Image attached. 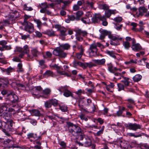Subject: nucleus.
I'll list each match as a JSON object with an SVG mask.
<instances>
[{
  "mask_svg": "<svg viewBox=\"0 0 149 149\" xmlns=\"http://www.w3.org/2000/svg\"><path fill=\"white\" fill-rule=\"evenodd\" d=\"M67 125L69 132L74 136H77L83 132L81 128L77 125L70 122H67Z\"/></svg>",
  "mask_w": 149,
  "mask_h": 149,
  "instance_id": "f257e3e1",
  "label": "nucleus"
},
{
  "mask_svg": "<svg viewBox=\"0 0 149 149\" xmlns=\"http://www.w3.org/2000/svg\"><path fill=\"white\" fill-rule=\"evenodd\" d=\"M99 7L101 9L106 10L104 15L107 18H109L111 15H114L118 13L116 9H109V6L106 4H100L99 5Z\"/></svg>",
  "mask_w": 149,
  "mask_h": 149,
  "instance_id": "f03ea898",
  "label": "nucleus"
},
{
  "mask_svg": "<svg viewBox=\"0 0 149 149\" xmlns=\"http://www.w3.org/2000/svg\"><path fill=\"white\" fill-rule=\"evenodd\" d=\"M7 105L6 103H3L0 106V116L7 121L9 118V115L7 111Z\"/></svg>",
  "mask_w": 149,
  "mask_h": 149,
  "instance_id": "7ed1b4c3",
  "label": "nucleus"
},
{
  "mask_svg": "<svg viewBox=\"0 0 149 149\" xmlns=\"http://www.w3.org/2000/svg\"><path fill=\"white\" fill-rule=\"evenodd\" d=\"M7 99L12 103H17L19 101L18 97L13 93L8 94Z\"/></svg>",
  "mask_w": 149,
  "mask_h": 149,
  "instance_id": "20e7f679",
  "label": "nucleus"
},
{
  "mask_svg": "<svg viewBox=\"0 0 149 149\" xmlns=\"http://www.w3.org/2000/svg\"><path fill=\"white\" fill-rule=\"evenodd\" d=\"M53 54L54 55L59 56L62 58L65 57L67 55L61 49L58 47H57L53 51Z\"/></svg>",
  "mask_w": 149,
  "mask_h": 149,
  "instance_id": "39448f33",
  "label": "nucleus"
},
{
  "mask_svg": "<svg viewBox=\"0 0 149 149\" xmlns=\"http://www.w3.org/2000/svg\"><path fill=\"white\" fill-rule=\"evenodd\" d=\"M25 26V30L29 32L32 33L34 32V29L33 25L31 22L24 24Z\"/></svg>",
  "mask_w": 149,
  "mask_h": 149,
  "instance_id": "423d86ee",
  "label": "nucleus"
},
{
  "mask_svg": "<svg viewBox=\"0 0 149 149\" xmlns=\"http://www.w3.org/2000/svg\"><path fill=\"white\" fill-rule=\"evenodd\" d=\"M55 28L57 29V31H60L61 36H66L67 29L65 28L58 24L55 25Z\"/></svg>",
  "mask_w": 149,
  "mask_h": 149,
  "instance_id": "0eeeda50",
  "label": "nucleus"
},
{
  "mask_svg": "<svg viewBox=\"0 0 149 149\" xmlns=\"http://www.w3.org/2000/svg\"><path fill=\"white\" fill-rule=\"evenodd\" d=\"M97 45L96 43H93L91 45L89 49L90 50L89 54L92 56H94L97 54Z\"/></svg>",
  "mask_w": 149,
  "mask_h": 149,
  "instance_id": "6e6552de",
  "label": "nucleus"
},
{
  "mask_svg": "<svg viewBox=\"0 0 149 149\" xmlns=\"http://www.w3.org/2000/svg\"><path fill=\"white\" fill-rule=\"evenodd\" d=\"M52 67L56 68L57 73L60 75H65L68 77L70 76V75L68 74L67 73L65 72V71H61V70H63L61 66H58V65L54 64Z\"/></svg>",
  "mask_w": 149,
  "mask_h": 149,
  "instance_id": "1a4fd4ad",
  "label": "nucleus"
},
{
  "mask_svg": "<svg viewBox=\"0 0 149 149\" xmlns=\"http://www.w3.org/2000/svg\"><path fill=\"white\" fill-rule=\"evenodd\" d=\"M58 90L61 92V94L62 93V91H63V95L66 97H68L72 95V93L70 91L68 90L66 87L62 86L59 88Z\"/></svg>",
  "mask_w": 149,
  "mask_h": 149,
  "instance_id": "9d476101",
  "label": "nucleus"
},
{
  "mask_svg": "<svg viewBox=\"0 0 149 149\" xmlns=\"http://www.w3.org/2000/svg\"><path fill=\"white\" fill-rule=\"evenodd\" d=\"M141 125L136 123L132 124L129 123L127 127L130 130L136 131L137 129H140L141 128Z\"/></svg>",
  "mask_w": 149,
  "mask_h": 149,
  "instance_id": "9b49d317",
  "label": "nucleus"
},
{
  "mask_svg": "<svg viewBox=\"0 0 149 149\" xmlns=\"http://www.w3.org/2000/svg\"><path fill=\"white\" fill-rule=\"evenodd\" d=\"M76 34L78 36H81L85 37L87 36L88 33L85 31H83L81 29H76L75 31Z\"/></svg>",
  "mask_w": 149,
  "mask_h": 149,
  "instance_id": "f8f14e48",
  "label": "nucleus"
},
{
  "mask_svg": "<svg viewBox=\"0 0 149 149\" xmlns=\"http://www.w3.org/2000/svg\"><path fill=\"white\" fill-rule=\"evenodd\" d=\"M5 143L7 145L8 147L9 148H15L16 146H15L14 142L11 140L8 139L5 141Z\"/></svg>",
  "mask_w": 149,
  "mask_h": 149,
  "instance_id": "ddd939ff",
  "label": "nucleus"
},
{
  "mask_svg": "<svg viewBox=\"0 0 149 149\" xmlns=\"http://www.w3.org/2000/svg\"><path fill=\"white\" fill-rule=\"evenodd\" d=\"M110 43L111 45H117L119 44V40H121L122 38H120L118 39V38H111Z\"/></svg>",
  "mask_w": 149,
  "mask_h": 149,
  "instance_id": "4468645a",
  "label": "nucleus"
},
{
  "mask_svg": "<svg viewBox=\"0 0 149 149\" xmlns=\"http://www.w3.org/2000/svg\"><path fill=\"white\" fill-rule=\"evenodd\" d=\"M43 33L49 36L54 37L57 36L55 35V31L52 29L47 30L46 31H44Z\"/></svg>",
  "mask_w": 149,
  "mask_h": 149,
  "instance_id": "2eb2a0df",
  "label": "nucleus"
},
{
  "mask_svg": "<svg viewBox=\"0 0 149 149\" xmlns=\"http://www.w3.org/2000/svg\"><path fill=\"white\" fill-rule=\"evenodd\" d=\"M85 142L84 144V146L86 147H89L91 145L92 143V141L91 137L88 136L84 137Z\"/></svg>",
  "mask_w": 149,
  "mask_h": 149,
  "instance_id": "dca6fc26",
  "label": "nucleus"
},
{
  "mask_svg": "<svg viewBox=\"0 0 149 149\" xmlns=\"http://www.w3.org/2000/svg\"><path fill=\"white\" fill-rule=\"evenodd\" d=\"M139 16H142L144 13H146L148 10L144 6H141L139 8Z\"/></svg>",
  "mask_w": 149,
  "mask_h": 149,
  "instance_id": "f3484780",
  "label": "nucleus"
},
{
  "mask_svg": "<svg viewBox=\"0 0 149 149\" xmlns=\"http://www.w3.org/2000/svg\"><path fill=\"white\" fill-rule=\"evenodd\" d=\"M7 42L4 40H1L0 41V45H3V49H5L9 50L11 49L10 45L8 46L6 45L7 44Z\"/></svg>",
  "mask_w": 149,
  "mask_h": 149,
  "instance_id": "a211bd4d",
  "label": "nucleus"
},
{
  "mask_svg": "<svg viewBox=\"0 0 149 149\" xmlns=\"http://www.w3.org/2000/svg\"><path fill=\"white\" fill-rule=\"evenodd\" d=\"M27 136L28 139L33 138L34 139L36 140L41 139L40 136H37L36 134L33 133H29L27 134Z\"/></svg>",
  "mask_w": 149,
  "mask_h": 149,
  "instance_id": "6ab92c4d",
  "label": "nucleus"
},
{
  "mask_svg": "<svg viewBox=\"0 0 149 149\" xmlns=\"http://www.w3.org/2000/svg\"><path fill=\"white\" fill-rule=\"evenodd\" d=\"M132 50L134 51H138L141 50L142 48L141 46L138 43L132 45Z\"/></svg>",
  "mask_w": 149,
  "mask_h": 149,
  "instance_id": "aec40b11",
  "label": "nucleus"
},
{
  "mask_svg": "<svg viewBox=\"0 0 149 149\" xmlns=\"http://www.w3.org/2000/svg\"><path fill=\"white\" fill-rule=\"evenodd\" d=\"M102 35L103 37L108 36V37H114L111 34L110 32L106 30H104L102 31Z\"/></svg>",
  "mask_w": 149,
  "mask_h": 149,
  "instance_id": "412c9836",
  "label": "nucleus"
},
{
  "mask_svg": "<svg viewBox=\"0 0 149 149\" xmlns=\"http://www.w3.org/2000/svg\"><path fill=\"white\" fill-rule=\"evenodd\" d=\"M100 14H95V17L91 18L92 21L93 23H98L99 21Z\"/></svg>",
  "mask_w": 149,
  "mask_h": 149,
  "instance_id": "4be33fe9",
  "label": "nucleus"
},
{
  "mask_svg": "<svg viewBox=\"0 0 149 149\" xmlns=\"http://www.w3.org/2000/svg\"><path fill=\"white\" fill-rule=\"evenodd\" d=\"M31 113L36 116H41L39 111L36 109H33L30 111Z\"/></svg>",
  "mask_w": 149,
  "mask_h": 149,
  "instance_id": "5701e85b",
  "label": "nucleus"
},
{
  "mask_svg": "<svg viewBox=\"0 0 149 149\" xmlns=\"http://www.w3.org/2000/svg\"><path fill=\"white\" fill-rule=\"evenodd\" d=\"M93 61L98 65H102L105 63V60L104 59H102L101 60H94Z\"/></svg>",
  "mask_w": 149,
  "mask_h": 149,
  "instance_id": "b1692460",
  "label": "nucleus"
},
{
  "mask_svg": "<svg viewBox=\"0 0 149 149\" xmlns=\"http://www.w3.org/2000/svg\"><path fill=\"white\" fill-rule=\"evenodd\" d=\"M0 82L2 83L3 85V86H6L9 84V82L7 79H0Z\"/></svg>",
  "mask_w": 149,
  "mask_h": 149,
  "instance_id": "393cba45",
  "label": "nucleus"
},
{
  "mask_svg": "<svg viewBox=\"0 0 149 149\" xmlns=\"http://www.w3.org/2000/svg\"><path fill=\"white\" fill-rule=\"evenodd\" d=\"M73 65L74 67H75L79 65L83 68L84 63L79 61H74L73 62Z\"/></svg>",
  "mask_w": 149,
  "mask_h": 149,
  "instance_id": "a878e982",
  "label": "nucleus"
},
{
  "mask_svg": "<svg viewBox=\"0 0 149 149\" xmlns=\"http://www.w3.org/2000/svg\"><path fill=\"white\" fill-rule=\"evenodd\" d=\"M141 76L140 74H138L134 76L133 78V79L134 82H138L141 79Z\"/></svg>",
  "mask_w": 149,
  "mask_h": 149,
  "instance_id": "bb28decb",
  "label": "nucleus"
},
{
  "mask_svg": "<svg viewBox=\"0 0 149 149\" xmlns=\"http://www.w3.org/2000/svg\"><path fill=\"white\" fill-rule=\"evenodd\" d=\"M83 65V68L84 69L86 68L87 67H88L89 68H91L93 66H95L94 64H93L91 62L88 63H84Z\"/></svg>",
  "mask_w": 149,
  "mask_h": 149,
  "instance_id": "cd10ccee",
  "label": "nucleus"
},
{
  "mask_svg": "<svg viewBox=\"0 0 149 149\" xmlns=\"http://www.w3.org/2000/svg\"><path fill=\"white\" fill-rule=\"evenodd\" d=\"M50 90L49 89L47 88L43 90L42 91V97L45 98H46L45 95H47L49 94L50 92Z\"/></svg>",
  "mask_w": 149,
  "mask_h": 149,
  "instance_id": "c85d7f7f",
  "label": "nucleus"
},
{
  "mask_svg": "<svg viewBox=\"0 0 149 149\" xmlns=\"http://www.w3.org/2000/svg\"><path fill=\"white\" fill-rule=\"evenodd\" d=\"M83 13L82 11H79L76 13V20H79L80 17L83 15Z\"/></svg>",
  "mask_w": 149,
  "mask_h": 149,
  "instance_id": "c756f323",
  "label": "nucleus"
},
{
  "mask_svg": "<svg viewBox=\"0 0 149 149\" xmlns=\"http://www.w3.org/2000/svg\"><path fill=\"white\" fill-rule=\"evenodd\" d=\"M34 21L37 24V27L39 29H40L42 24L41 22L39 19H34Z\"/></svg>",
  "mask_w": 149,
  "mask_h": 149,
  "instance_id": "7c9ffc66",
  "label": "nucleus"
},
{
  "mask_svg": "<svg viewBox=\"0 0 149 149\" xmlns=\"http://www.w3.org/2000/svg\"><path fill=\"white\" fill-rule=\"evenodd\" d=\"M61 47L63 49L65 50H68L70 48V46L68 43L62 44L60 45Z\"/></svg>",
  "mask_w": 149,
  "mask_h": 149,
  "instance_id": "2f4dec72",
  "label": "nucleus"
},
{
  "mask_svg": "<svg viewBox=\"0 0 149 149\" xmlns=\"http://www.w3.org/2000/svg\"><path fill=\"white\" fill-rule=\"evenodd\" d=\"M32 54L34 56L36 57L39 53V52L36 48H33L31 50Z\"/></svg>",
  "mask_w": 149,
  "mask_h": 149,
  "instance_id": "473e14b6",
  "label": "nucleus"
},
{
  "mask_svg": "<svg viewBox=\"0 0 149 149\" xmlns=\"http://www.w3.org/2000/svg\"><path fill=\"white\" fill-rule=\"evenodd\" d=\"M45 106L46 108H48L51 107L52 105L50 100L46 101L45 103Z\"/></svg>",
  "mask_w": 149,
  "mask_h": 149,
  "instance_id": "72a5a7b5",
  "label": "nucleus"
},
{
  "mask_svg": "<svg viewBox=\"0 0 149 149\" xmlns=\"http://www.w3.org/2000/svg\"><path fill=\"white\" fill-rule=\"evenodd\" d=\"M120 146L121 148H123L125 149H126L128 148L129 144L126 142H121V143L120 144Z\"/></svg>",
  "mask_w": 149,
  "mask_h": 149,
  "instance_id": "f704fd0d",
  "label": "nucleus"
},
{
  "mask_svg": "<svg viewBox=\"0 0 149 149\" xmlns=\"http://www.w3.org/2000/svg\"><path fill=\"white\" fill-rule=\"evenodd\" d=\"M111 19L117 23H120L122 21L123 19L121 17H117Z\"/></svg>",
  "mask_w": 149,
  "mask_h": 149,
  "instance_id": "c9c22d12",
  "label": "nucleus"
},
{
  "mask_svg": "<svg viewBox=\"0 0 149 149\" xmlns=\"http://www.w3.org/2000/svg\"><path fill=\"white\" fill-rule=\"evenodd\" d=\"M51 101L52 105H53L54 106H56L58 104V100L55 99H52L50 100Z\"/></svg>",
  "mask_w": 149,
  "mask_h": 149,
  "instance_id": "e433bc0d",
  "label": "nucleus"
},
{
  "mask_svg": "<svg viewBox=\"0 0 149 149\" xmlns=\"http://www.w3.org/2000/svg\"><path fill=\"white\" fill-rule=\"evenodd\" d=\"M18 67V69L17 70V71L18 72H22L24 71V69L22 68V65L21 63H19L17 65Z\"/></svg>",
  "mask_w": 149,
  "mask_h": 149,
  "instance_id": "4c0bfd02",
  "label": "nucleus"
},
{
  "mask_svg": "<svg viewBox=\"0 0 149 149\" xmlns=\"http://www.w3.org/2000/svg\"><path fill=\"white\" fill-rule=\"evenodd\" d=\"M29 52L28 46L26 45L24 47V50H22V52L24 54H28Z\"/></svg>",
  "mask_w": 149,
  "mask_h": 149,
  "instance_id": "58836bf2",
  "label": "nucleus"
},
{
  "mask_svg": "<svg viewBox=\"0 0 149 149\" xmlns=\"http://www.w3.org/2000/svg\"><path fill=\"white\" fill-rule=\"evenodd\" d=\"M117 86L118 88V91H120L122 90H124L125 86L123 85L121 83H118L117 84Z\"/></svg>",
  "mask_w": 149,
  "mask_h": 149,
  "instance_id": "ea45409f",
  "label": "nucleus"
},
{
  "mask_svg": "<svg viewBox=\"0 0 149 149\" xmlns=\"http://www.w3.org/2000/svg\"><path fill=\"white\" fill-rule=\"evenodd\" d=\"M106 53L107 54L113 58H116V56L115 55V54L113 51H107Z\"/></svg>",
  "mask_w": 149,
  "mask_h": 149,
  "instance_id": "a19ab883",
  "label": "nucleus"
},
{
  "mask_svg": "<svg viewBox=\"0 0 149 149\" xmlns=\"http://www.w3.org/2000/svg\"><path fill=\"white\" fill-rule=\"evenodd\" d=\"M31 17V16L29 15H27L25 14L24 16V23H26L28 22H30L27 21L28 19L30 18Z\"/></svg>",
  "mask_w": 149,
  "mask_h": 149,
  "instance_id": "79ce46f5",
  "label": "nucleus"
},
{
  "mask_svg": "<svg viewBox=\"0 0 149 149\" xmlns=\"http://www.w3.org/2000/svg\"><path fill=\"white\" fill-rule=\"evenodd\" d=\"M130 25L133 26V27L132 28V29L134 31H136L137 29L136 28L137 26V24L136 23L132 22L130 24Z\"/></svg>",
  "mask_w": 149,
  "mask_h": 149,
  "instance_id": "37998d69",
  "label": "nucleus"
},
{
  "mask_svg": "<svg viewBox=\"0 0 149 149\" xmlns=\"http://www.w3.org/2000/svg\"><path fill=\"white\" fill-rule=\"evenodd\" d=\"M127 135L129 136H134L135 137H139L141 136V134L138 135H135L134 134L132 133H128L127 134Z\"/></svg>",
  "mask_w": 149,
  "mask_h": 149,
  "instance_id": "c03bdc74",
  "label": "nucleus"
},
{
  "mask_svg": "<svg viewBox=\"0 0 149 149\" xmlns=\"http://www.w3.org/2000/svg\"><path fill=\"white\" fill-rule=\"evenodd\" d=\"M144 31V27L143 26H140L139 29H137L136 32H139L143 33Z\"/></svg>",
  "mask_w": 149,
  "mask_h": 149,
  "instance_id": "a18cd8bd",
  "label": "nucleus"
},
{
  "mask_svg": "<svg viewBox=\"0 0 149 149\" xmlns=\"http://www.w3.org/2000/svg\"><path fill=\"white\" fill-rule=\"evenodd\" d=\"M60 109L63 112H66L67 111V107L65 105H63L60 106Z\"/></svg>",
  "mask_w": 149,
  "mask_h": 149,
  "instance_id": "49530a36",
  "label": "nucleus"
},
{
  "mask_svg": "<svg viewBox=\"0 0 149 149\" xmlns=\"http://www.w3.org/2000/svg\"><path fill=\"white\" fill-rule=\"evenodd\" d=\"M14 68L10 67L7 69L6 73L9 75L10 73L13 72L14 70Z\"/></svg>",
  "mask_w": 149,
  "mask_h": 149,
  "instance_id": "de8ad7c7",
  "label": "nucleus"
},
{
  "mask_svg": "<svg viewBox=\"0 0 149 149\" xmlns=\"http://www.w3.org/2000/svg\"><path fill=\"white\" fill-rule=\"evenodd\" d=\"M16 16L13 15H10L8 19L9 21H10V23L11 21L13 22L16 19Z\"/></svg>",
  "mask_w": 149,
  "mask_h": 149,
  "instance_id": "09e8293b",
  "label": "nucleus"
},
{
  "mask_svg": "<svg viewBox=\"0 0 149 149\" xmlns=\"http://www.w3.org/2000/svg\"><path fill=\"white\" fill-rule=\"evenodd\" d=\"M84 104H78V106L80 110L81 111H87L84 108Z\"/></svg>",
  "mask_w": 149,
  "mask_h": 149,
  "instance_id": "8fccbe9b",
  "label": "nucleus"
},
{
  "mask_svg": "<svg viewBox=\"0 0 149 149\" xmlns=\"http://www.w3.org/2000/svg\"><path fill=\"white\" fill-rule=\"evenodd\" d=\"M115 24L114 27L117 30H120L123 26V25L122 24L117 25L115 24Z\"/></svg>",
  "mask_w": 149,
  "mask_h": 149,
  "instance_id": "3c124183",
  "label": "nucleus"
},
{
  "mask_svg": "<svg viewBox=\"0 0 149 149\" xmlns=\"http://www.w3.org/2000/svg\"><path fill=\"white\" fill-rule=\"evenodd\" d=\"M53 72L50 70H47L44 74V75H47L48 76H52L53 75Z\"/></svg>",
  "mask_w": 149,
  "mask_h": 149,
  "instance_id": "603ef678",
  "label": "nucleus"
},
{
  "mask_svg": "<svg viewBox=\"0 0 149 149\" xmlns=\"http://www.w3.org/2000/svg\"><path fill=\"white\" fill-rule=\"evenodd\" d=\"M24 9L27 11H31L33 9L31 7H28L26 5H24Z\"/></svg>",
  "mask_w": 149,
  "mask_h": 149,
  "instance_id": "864d4df0",
  "label": "nucleus"
},
{
  "mask_svg": "<svg viewBox=\"0 0 149 149\" xmlns=\"http://www.w3.org/2000/svg\"><path fill=\"white\" fill-rule=\"evenodd\" d=\"M123 45L125 48L127 49H128L129 47H130V43L127 41L125 42L124 43Z\"/></svg>",
  "mask_w": 149,
  "mask_h": 149,
  "instance_id": "5fc2aeb1",
  "label": "nucleus"
},
{
  "mask_svg": "<svg viewBox=\"0 0 149 149\" xmlns=\"http://www.w3.org/2000/svg\"><path fill=\"white\" fill-rule=\"evenodd\" d=\"M82 134V133L77 136H78V138L80 140H82L83 139H84V137L87 136H85L84 135H83Z\"/></svg>",
  "mask_w": 149,
  "mask_h": 149,
  "instance_id": "6e6d98bb",
  "label": "nucleus"
},
{
  "mask_svg": "<svg viewBox=\"0 0 149 149\" xmlns=\"http://www.w3.org/2000/svg\"><path fill=\"white\" fill-rule=\"evenodd\" d=\"M106 17H107L105 16H102L100 14L99 19V20H101L102 22L106 20Z\"/></svg>",
  "mask_w": 149,
  "mask_h": 149,
  "instance_id": "4d7b16f0",
  "label": "nucleus"
},
{
  "mask_svg": "<svg viewBox=\"0 0 149 149\" xmlns=\"http://www.w3.org/2000/svg\"><path fill=\"white\" fill-rule=\"evenodd\" d=\"M86 3L88 6H90L91 8H93L94 3L93 2H90L88 1H86Z\"/></svg>",
  "mask_w": 149,
  "mask_h": 149,
  "instance_id": "13d9d810",
  "label": "nucleus"
},
{
  "mask_svg": "<svg viewBox=\"0 0 149 149\" xmlns=\"http://www.w3.org/2000/svg\"><path fill=\"white\" fill-rule=\"evenodd\" d=\"M84 3V0H79L77 1V5L79 6H82Z\"/></svg>",
  "mask_w": 149,
  "mask_h": 149,
  "instance_id": "bf43d9fd",
  "label": "nucleus"
},
{
  "mask_svg": "<svg viewBox=\"0 0 149 149\" xmlns=\"http://www.w3.org/2000/svg\"><path fill=\"white\" fill-rule=\"evenodd\" d=\"M142 149H149V146L146 144H143L141 146Z\"/></svg>",
  "mask_w": 149,
  "mask_h": 149,
  "instance_id": "052dcab7",
  "label": "nucleus"
},
{
  "mask_svg": "<svg viewBox=\"0 0 149 149\" xmlns=\"http://www.w3.org/2000/svg\"><path fill=\"white\" fill-rule=\"evenodd\" d=\"M79 9V6L77 4H75L73 6V9L74 11H77Z\"/></svg>",
  "mask_w": 149,
  "mask_h": 149,
  "instance_id": "680f3d73",
  "label": "nucleus"
},
{
  "mask_svg": "<svg viewBox=\"0 0 149 149\" xmlns=\"http://www.w3.org/2000/svg\"><path fill=\"white\" fill-rule=\"evenodd\" d=\"M113 66L111 65H110L108 67V70L111 73H114V72L112 69Z\"/></svg>",
  "mask_w": 149,
  "mask_h": 149,
  "instance_id": "e2e57ef3",
  "label": "nucleus"
},
{
  "mask_svg": "<svg viewBox=\"0 0 149 149\" xmlns=\"http://www.w3.org/2000/svg\"><path fill=\"white\" fill-rule=\"evenodd\" d=\"M36 36L38 37H41L42 36V33L39 31H36L35 32Z\"/></svg>",
  "mask_w": 149,
  "mask_h": 149,
  "instance_id": "0e129e2a",
  "label": "nucleus"
},
{
  "mask_svg": "<svg viewBox=\"0 0 149 149\" xmlns=\"http://www.w3.org/2000/svg\"><path fill=\"white\" fill-rule=\"evenodd\" d=\"M39 66H43L45 63V61L42 60L39 61Z\"/></svg>",
  "mask_w": 149,
  "mask_h": 149,
  "instance_id": "69168bd1",
  "label": "nucleus"
},
{
  "mask_svg": "<svg viewBox=\"0 0 149 149\" xmlns=\"http://www.w3.org/2000/svg\"><path fill=\"white\" fill-rule=\"evenodd\" d=\"M68 18L70 19V20H71L72 21H74L75 19H76V17L74 15H73L69 16Z\"/></svg>",
  "mask_w": 149,
  "mask_h": 149,
  "instance_id": "338daca9",
  "label": "nucleus"
},
{
  "mask_svg": "<svg viewBox=\"0 0 149 149\" xmlns=\"http://www.w3.org/2000/svg\"><path fill=\"white\" fill-rule=\"evenodd\" d=\"M13 15L16 16V19H17L20 16V15L18 12L15 11L14 13L13 14Z\"/></svg>",
  "mask_w": 149,
  "mask_h": 149,
  "instance_id": "774afa93",
  "label": "nucleus"
}]
</instances>
